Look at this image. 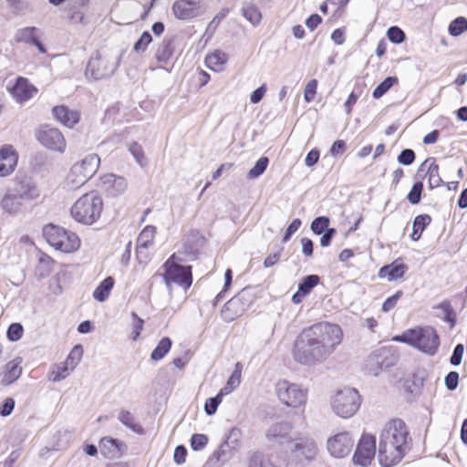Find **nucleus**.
Masks as SVG:
<instances>
[{"instance_id": "obj_54", "label": "nucleus", "mask_w": 467, "mask_h": 467, "mask_svg": "<svg viewBox=\"0 0 467 467\" xmlns=\"http://www.w3.org/2000/svg\"><path fill=\"white\" fill-rule=\"evenodd\" d=\"M23 327L19 323H13L7 329V337L11 341H17L23 336Z\"/></svg>"}, {"instance_id": "obj_19", "label": "nucleus", "mask_w": 467, "mask_h": 467, "mask_svg": "<svg viewBox=\"0 0 467 467\" xmlns=\"http://www.w3.org/2000/svg\"><path fill=\"white\" fill-rule=\"evenodd\" d=\"M0 206L5 213L10 215H18L26 210V202L10 189L3 196Z\"/></svg>"}, {"instance_id": "obj_31", "label": "nucleus", "mask_w": 467, "mask_h": 467, "mask_svg": "<svg viewBox=\"0 0 467 467\" xmlns=\"http://www.w3.org/2000/svg\"><path fill=\"white\" fill-rule=\"evenodd\" d=\"M174 51L173 38H164L156 50L155 57L159 62L167 63Z\"/></svg>"}, {"instance_id": "obj_56", "label": "nucleus", "mask_w": 467, "mask_h": 467, "mask_svg": "<svg viewBox=\"0 0 467 467\" xmlns=\"http://www.w3.org/2000/svg\"><path fill=\"white\" fill-rule=\"evenodd\" d=\"M415 161V152L410 149L403 150L398 156V161L405 166L410 165Z\"/></svg>"}, {"instance_id": "obj_25", "label": "nucleus", "mask_w": 467, "mask_h": 467, "mask_svg": "<svg viewBox=\"0 0 467 467\" xmlns=\"http://www.w3.org/2000/svg\"><path fill=\"white\" fill-rule=\"evenodd\" d=\"M407 270L408 266L400 259H398L389 265L382 266L379 271V276L380 278H387L389 281H395L401 278Z\"/></svg>"}, {"instance_id": "obj_38", "label": "nucleus", "mask_w": 467, "mask_h": 467, "mask_svg": "<svg viewBox=\"0 0 467 467\" xmlns=\"http://www.w3.org/2000/svg\"><path fill=\"white\" fill-rule=\"evenodd\" d=\"M172 342L170 337H162L158 343L157 347L152 350L150 358L154 361L162 359L170 351Z\"/></svg>"}, {"instance_id": "obj_59", "label": "nucleus", "mask_w": 467, "mask_h": 467, "mask_svg": "<svg viewBox=\"0 0 467 467\" xmlns=\"http://www.w3.org/2000/svg\"><path fill=\"white\" fill-rule=\"evenodd\" d=\"M402 295V291L399 290L393 296L388 297L382 305V311L389 312L393 309Z\"/></svg>"}, {"instance_id": "obj_7", "label": "nucleus", "mask_w": 467, "mask_h": 467, "mask_svg": "<svg viewBox=\"0 0 467 467\" xmlns=\"http://www.w3.org/2000/svg\"><path fill=\"white\" fill-rule=\"evenodd\" d=\"M99 163L100 159L95 153L88 154L76 162L66 179L68 188L75 190L84 185L97 172Z\"/></svg>"}, {"instance_id": "obj_30", "label": "nucleus", "mask_w": 467, "mask_h": 467, "mask_svg": "<svg viewBox=\"0 0 467 467\" xmlns=\"http://www.w3.org/2000/svg\"><path fill=\"white\" fill-rule=\"evenodd\" d=\"M228 60V55L223 51L216 50L208 55L205 58L206 66L214 71H221Z\"/></svg>"}, {"instance_id": "obj_2", "label": "nucleus", "mask_w": 467, "mask_h": 467, "mask_svg": "<svg viewBox=\"0 0 467 467\" xmlns=\"http://www.w3.org/2000/svg\"><path fill=\"white\" fill-rule=\"evenodd\" d=\"M410 433L400 419L388 421L382 428L379 441V461L383 467H391L404 457L410 444Z\"/></svg>"}, {"instance_id": "obj_47", "label": "nucleus", "mask_w": 467, "mask_h": 467, "mask_svg": "<svg viewBox=\"0 0 467 467\" xmlns=\"http://www.w3.org/2000/svg\"><path fill=\"white\" fill-rule=\"evenodd\" d=\"M329 218L326 216L317 217L311 223V230L316 234H322L328 229Z\"/></svg>"}, {"instance_id": "obj_43", "label": "nucleus", "mask_w": 467, "mask_h": 467, "mask_svg": "<svg viewBox=\"0 0 467 467\" xmlns=\"http://www.w3.org/2000/svg\"><path fill=\"white\" fill-rule=\"evenodd\" d=\"M319 280H320V278L317 275H310L306 276L298 285L300 294H303L306 296L311 292V290L316 285H317V284L319 283Z\"/></svg>"}, {"instance_id": "obj_27", "label": "nucleus", "mask_w": 467, "mask_h": 467, "mask_svg": "<svg viewBox=\"0 0 467 467\" xmlns=\"http://www.w3.org/2000/svg\"><path fill=\"white\" fill-rule=\"evenodd\" d=\"M121 445L118 440L104 437L99 441V451L104 456L113 459L119 457Z\"/></svg>"}, {"instance_id": "obj_20", "label": "nucleus", "mask_w": 467, "mask_h": 467, "mask_svg": "<svg viewBox=\"0 0 467 467\" xmlns=\"http://www.w3.org/2000/svg\"><path fill=\"white\" fill-rule=\"evenodd\" d=\"M22 360L16 358L0 368V385L9 386L16 382L22 374Z\"/></svg>"}, {"instance_id": "obj_11", "label": "nucleus", "mask_w": 467, "mask_h": 467, "mask_svg": "<svg viewBox=\"0 0 467 467\" xmlns=\"http://www.w3.org/2000/svg\"><path fill=\"white\" fill-rule=\"evenodd\" d=\"M119 59L100 55L91 57L87 66L86 73L94 79H102L110 77L117 69Z\"/></svg>"}, {"instance_id": "obj_12", "label": "nucleus", "mask_w": 467, "mask_h": 467, "mask_svg": "<svg viewBox=\"0 0 467 467\" xmlns=\"http://www.w3.org/2000/svg\"><path fill=\"white\" fill-rule=\"evenodd\" d=\"M289 442L291 444L290 452L298 461L310 462L315 459L317 453V445L309 436H297L289 440Z\"/></svg>"}, {"instance_id": "obj_22", "label": "nucleus", "mask_w": 467, "mask_h": 467, "mask_svg": "<svg viewBox=\"0 0 467 467\" xmlns=\"http://www.w3.org/2000/svg\"><path fill=\"white\" fill-rule=\"evenodd\" d=\"M293 430V424L287 420H281L272 424L266 431V438L269 441L283 442L289 441L292 438L290 433Z\"/></svg>"}, {"instance_id": "obj_41", "label": "nucleus", "mask_w": 467, "mask_h": 467, "mask_svg": "<svg viewBox=\"0 0 467 467\" xmlns=\"http://www.w3.org/2000/svg\"><path fill=\"white\" fill-rule=\"evenodd\" d=\"M248 467H276L274 465L270 459L263 454L262 452L255 451L254 452L248 462Z\"/></svg>"}, {"instance_id": "obj_17", "label": "nucleus", "mask_w": 467, "mask_h": 467, "mask_svg": "<svg viewBox=\"0 0 467 467\" xmlns=\"http://www.w3.org/2000/svg\"><path fill=\"white\" fill-rule=\"evenodd\" d=\"M200 2L196 0H177L172 5L174 16L182 20L191 19L200 15Z\"/></svg>"}, {"instance_id": "obj_53", "label": "nucleus", "mask_w": 467, "mask_h": 467, "mask_svg": "<svg viewBox=\"0 0 467 467\" xmlns=\"http://www.w3.org/2000/svg\"><path fill=\"white\" fill-rule=\"evenodd\" d=\"M208 443V437L205 434H193L191 438V447L193 451L202 450Z\"/></svg>"}, {"instance_id": "obj_6", "label": "nucleus", "mask_w": 467, "mask_h": 467, "mask_svg": "<svg viewBox=\"0 0 467 467\" xmlns=\"http://www.w3.org/2000/svg\"><path fill=\"white\" fill-rule=\"evenodd\" d=\"M279 401L287 408L304 409L307 402L308 389L286 379L279 380L275 387Z\"/></svg>"}, {"instance_id": "obj_42", "label": "nucleus", "mask_w": 467, "mask_h": 467, "mask_svg": "<svg viewBox=\"0 0 467 467\" xmlns=\"http://www.w3.org/2000/svg\"><path fill=\"white\" fill-rule=\"evenodd\" d=\"M70 364H67L66 361L65 363L59 364L53 368L51 371V379L55 382L60 381L64 379H66L70 371H72Z\"/></svg>"}, {"instance_id": "obj_52", "label": "nucleus", "mask_w": 467, "mask_h": 467, "mask_svg": "<svg viewBox=\"0 0 467 467\" xmlns=\"http://www.w3.org/2000/svg\"><path fill=\"white\" fill-rule=\"evenodd\" d=\"M82 347L78 345L73 348L71 352L67 358V364H70L71 369H74L81 359L82 357Z\"/></svg>"}, {"instance_id": "obj_9", "label": "nucleus", "mask_w": 467, "mask_h": 467, "mask_svg": "<svg viewBox=\"0 0 467 467\" xmlns=\"http://www.w3.org/2000/svg\"><path fill=\"white\" fill-rule=\"evenodd\" d=\"M182 259L173 254L163 265L164 273L162 275L165 284L168 287L171 284H176L189 288L192 283V267L182 265Z\"/></svg>"}, {"instance_id": "obj_40", "label": "nucleus", "mask_w": 467, "mask_h": 467, "mask_svg": "<svg viewBox=\"0 0 467 467\" xmlns=\"http://www.w3.org/2000/svg\"><path fill=\"white\" fill-rule=\"evenodd\" d=\"M243 16L254 26L257 25L262 18L259 10L251 4H246L242 7Z\"/></svg>"}, {"instance_id": "obj_39", "label": "nucleus", "mask_w": 467, "mask_h": 467, "mask_svg": "<svg viewBox=\"0 0 467 467\" xmlns=\"http://www.w3.org/2000/svg\"><path fill=\"white\" fill-rule=\"evenodd\" d=\"M396 83H398V78L397 77H388V78H386L380 84H379L375 88V89L372 92V97L374 99L381 98Z\"/></svg>"}, {"instance_id": "obj_33", "label": "nucleus", "mask_w": 467, "mask_h": 467, "mask_svg": "<svg viewBox=\"0 0 467 467\" xmlns=\"http://www.w3.org/2000/svg\"><path fill=\"white\" fill-rule=\"evenodd\" d=\"M119 420L135 433L142 434L143 428L136 421L135 416L129 410H121L118 415Z\"/></svg>"}, {"instance_id": "obj_58", "label": "nucleus", "mask_w": 467, "mask_h": 467, "mask_svg": "<svg viewBox=\"0 0 467 467\" xmlns=\"http://www.w3.org/2000/svg\"><path fill=\"white\" fill-rule=\"evenodd\" d=\"M317 80L311 79L306 86L304 91V98L306 101L310 102L314 99L317 93Z\"/></svg>"}, {"instance_id": "obj_49", "label": "nucleus", "mask_w": 467, "mask_h": 467, "mask_svg": "<svg viewBox=\"0 0 467 467\" xmlns=\"http://www.w3.org/2000/svg\"><path fill=\"white\" fill-rule=\"evenodd\" d=\"M152 41L151 35L145 31L141 34L139 40L134 44L133 49L137 53L144 52L148 47V45Z\"/></svg>"}, {"instance_id": "obj_21", "label": "nucleus", "mask_w": 467, "mask_h": 467, "mask_svg": "<svg viewBox=\"0 0 467 467\" xmlns=\"http://www.w3.org/2000/svg\"><path fill=\"white\" fill-rule=\"evenodd\" d=\"M18 156L10 145L0 149V177L11 174L17 164Z\"/></svg>"}, {"instance_id": "obj_64", "label": "nucleus", "mask_w": 467, "mask_h": 467, "mask_svg": "<svg viewBox=\"0 0 467 467\" xmlns=\"http://www.w3.org/2000/svg\"><path fill=\"white\" fill-rule=\"evenodd\" d=\"M187 451L184 446L179 445L175 448L173 459L178 464H182L185 462Z\"/></svg>"}, {"instance_id": "obj_13", "label": "nucleus", "mask_w": 467, "mask_h": 467, "mask_svg": "<svg viewBox=\"0 0 467 467\" xmlns=\"http://www.w3.org/2000/svg\"><path fill=\"white\" fill-rule=\"evenodd\" d=\"M37 140L47 149L63 153L66 150V140L61 131L49 126L42 127L36 135Z\"/></svg>"}, {"instance_id": "obj_51", "label": "nucleus", "mask_w": 467, "mask_h": 467, "mask_svg": "<svg viewBox=\"0 0 467 467\" xmlns=\"http://www.w3.org/2000/svg\"><path fill=\"white\" fill-rule=\"evenodd\" d=\"M423 184L421 182L414 183L410 192L408 194V200L411 204H417L420 202Z\"/></svg>"}, {"instance_id": "obj_14", "label": "nucleus", "mask_w": 467, "mask_h": 467, "mask_svg": "<svg viewBox=\"0 0 467 467\" xmlns=\"http://www.w3.org/2000/svg\"><path fill=\"white\" fill-rule=\"evenodd\" d=\"M376 452V439L369 434L360 438L353 455V462L357 465L366 467L370 464Z\"/></svg>"}, {"instance_id": "obj_1", "label": "nucleus", "mask_w": 467, "mask_h": 467, "mask_svg": "<svg viewBox=\"0 0 467 467\" xmlns=\"http://www.w3.org/2000/svg\"><path fill=\"white\" fill-rule=\"evenodd\" d=\"M343 331L337 324L320 322L305 328L294 347L295 359L304 365L325 360L340 345Z\"/></svg>"}, {"instance_id": "obj_61", "label": "nucleus", "mask_w": 467, "mask_h": 467, "mask_svg": "<svg viewBox=\"0 0 467 467\" xmlns=\"http://www.w3.org/2000/svg\"><path fill=\"white\" fill-rule=\"evenodd\" d=\"M301 223H302L300 219L296 218L293 220V222L288 225L285 233V235L283 237L284 243L287 242L291 238V236L299 229Z\"/></svg>"}, {"instance_id": "obj_4", "label": "nucleus", "mask_w": 467, "mask_h": 467, "mask_svg": "<svg viewBox=\"0 0 467 467\" xmlns=\"http://www.w3.org/2000/svg\"><path fill=\"white\" fill-rule=\"evenodd\" d=\"M103 202L97 192H90L78 198L71 207V215L78 223L91 225L101 215Z\"/></svg>"}, {"instance_id": "obj_55", "label": "nucleus", "mask_w": 467, "mask_h": 467, "mask_svg": "<svg viewBox=\"0 0 467 467\" xmlns=\"http://www.w3.org/2000/svg\"><path fill=\"white\" fill-rule=\"evenodd\" d=\"M438 308L442 311L444 319L450 322L451 327H453L455 323V314L451 304L449 302H442L439 305Z\"/></svg>"}, {"instance_id": "obj_23", "label": "nucleus", "mask_w": 467, "mask_h": 467, "mask_svg": "<svg viewBox=\"0 0 467 467\" xmlns=\"http://www.w3.org/2000/svg\"><path fill=\"white\" fill-rule=\"evenodd\" d=\"M52 114L58 122L68 128H73L80 119L79 111L70 109L65 105L54 107Z\"/></svg>"}, {"instance_id": "obj_46", "label": "nucleus", "mask_w": 467, "mask_h": 467, "mask_svg": "<svg viewBox=\"0 0 467 467\" xmlns=\"http://www.w3.org/2000/svg\"><path fill=\"white\" fill-rule=\"evenodd\" d=\"M129 150L140 167L147 165V159L144 156L143 149L139 143L132 142L129 147Z\"/></svg>"}, {"instance_id": "obj_34", "label": "nucleus", "mask_w": 467, "mask_h": 467, "mask_svg": "<svg viewBox=\"0 0 467 467\" xmlns=\"http://www.w3.org/2000/svg\"><path fill=\"white\" fill-rule=\"evenodd\" d=\"M114 283L113 277L109 276L105 278L94 290L93 297L99 302H104L109 297Z\"/></svg>"}, {"instance_id": "obj_60", "label": "nucleus", "mask_w": 467, "mask_h": 467, "mask_svg": "<svg viewBox=\"0 0 467 467\" xmlns=\"http://www.w3.org/2000/svg\"><path fill=\"white\" fill-rule=\"evenodd\" d=\"M464 351V346L462 344H458L453 349L452 355L450 358V362L453 366H459L462 362V356Z\"/></svg>"}, {"instance_id": "obj_62", "label": "nucleus", "mask_w": 467, "mask_h": 467, "mask_svg": "<svg viewBox=\"0 0 467 467\" xmlns=\"http://www.w3.org/2000/svg\"><path fill=\"white\" fill-rule=\"evenodd\" d=\"M459 382V374L456 371H451L445 377V385L450 390H453L457 388Z\"/></svg>"}, {"instance_id": "obj_8", "label": "nucleus", "mask_w": 467, "mask_h": 467, "mask_svg": "<svg viewBox=\"0 0 467 467\" xmlns=\"http://www.w3.org/2000/svg\"><path fill=\"white\" fill-rule=\"evenodd\" d=\"M43 236L52 247L63 253L75 252L80 246V240L75 233L55 224L46 225Z\"/></svg>"}, {"instance_id": "obj_44", "label": "nucleus", "mask_w": 467, "mask_h": 467, "mask_svg": "<svg viewBox=\"0 0 467 467\" xmlns=\"http://www.w3.org/2000/svg\"><path fill=\"white\" fill-rule=\"evenodd\" d=\"M467 30V19L463 16L457 17L449 26V33L457 36Z\"/></svg>"}, {"instance_id": "obj_36", "label": "nucleus", "mask_w": 467, "mask_h": 467, "mask_svg": "<svg viewBox=\"0 0 467 467\" xmlns=\"http://www.w3.org/2000/svg\"><path fill=\"white\" fill-rule=\"evenodd\" d=\"M431 217L429 214H420L415 217L413 221V231L411 239L417 241L420 238L424 229L431 223Z\"/></svg>"}, {"instance_id": "obj_29", "label": "nucleus", "mask_w": 467, "mask_h": 467, "mask_svg": "<svg viewBox=\"0 0 467 467\" xmlns=\"http://www.w3.org/2000/svg\"><path fill=\"white\" fill-rule=\"evenodd\" d=\"M155 234L156 227L152 225H147L140 232L137 238V254H140L141 249H147L152 245Z\"/></svg>"}, {"instance_id": "obj_50", "label": "nucleus", "mask_w": 467, "mask_h": 467, "mask_svg": "<svg viewBox=\"0 0 467 467\" xmlns=\"http://www.w3.org/2000/svg\"><path fill=\"white\" fill-rule=\"evenodd\" d=\"M387 36L395 44H400L406 38L405 33L398 26H390L388 29Z\"/></svg>"}, {"instance_id": "obj_28", "label": "nucleus", "mask_w": 467, "mask_h": 467, "mask_svg": "<svg viewBox=\"0 0 467 467\" xmlns=\"http://www.w3.org/2000/svg\"><path fill=\"white\" fill-rule=\"evenodd\" d=\"M235 433L236 431L232 430L227 439L219 446L217 451L213 452V457L215 458L217 462L224 463L233 457L234 448L230 446V440Z\"/></svg>"}, {"instance_id": "obj_5", "label": "nucleus", "mask_w": 467, "mask_h": 467, "mask_svg": "<svg viewBox=\"0 0 467 467\" xmlns=\"http://www.w3.org/2000/svg\"><path fill=\"white\" fill-rule=\"evenodd\" d=\"M362 402L358 391L354 388H344L332 396L330 404L333 412L340 418L348 419L354 416Z\"/></svg>"}, {"instance_id": "obj_57", "label": "nucleus", "mask_w": 467, "mask_h": 467, "mask_svg": "<svg viewBox=\"0 0 467 467\" xmlns=\"http://www.w3.org/2000/svg\"><path fill=\"white\" fill-rule=\"evenodd\" d=\"M227 9L221 10L207 26L206 33L213 34L219 26V24L221 23V21L227 16Z\"/></svg>"}, {"instance_id": "obj_18", "label": "nucleus", "mask_w": 467, "mask_h": 467, "mask_svg": "<svg viewBox=\"0 0 467 467\" xmlns=\"http://www.w3.org/2000/svg\"><path fill=\"white\" fill-rule=\"evenodd\" d=\"M16 193L25 202L36 200L40 196V191L31 179L18 181L14 187L9 188Z\"/></svg>"}, {"instance_id": "obj_26", "label": "nucleus", "mask_w": 467, "mask_h": 467, "mask_svg": "<svg viewBox=\"0 0 467 467\" xmlns=\"http://www.w3.org/2000/svg\"><path fill=\"white\" fill-rule=\"evenodd\" d=\"M427 166V172L430 188H437L441 185L442 180L439 174V165L435 162L434 158H428L420 166L419 171Z\"/></svg>"}, {"instance_id": "obj_32", "label": "nucleus", "mask_w": 467, "mask_h": 467, "mask_svg": "<svg viewBox=\"0 0 467 467\" xmlns=\"http://www.w3.org/2000/svg\"><path fill=\"white\" fill-rule=\"evenodd\" d=\"M54 263V260L49 255L42 254L36 267V275L38 278L47 277L53 271Z\"/></svg>"}, {"instance_id": "obj_63", "label": "nucleus", "mask_w": 467, "mask_h": 467, "mask_svg": "<svg viewBox=\"0 0 467 467\" xmlns=\"http://www.w3.org/2000/svg\"><path fill=\"white\" fill-rule=\"evenodd\" d=\"M15 408V400L12 398H6L0 407V415L3 417L9 416Z\"/></svg>"}, {"instance_id": "obj_48", "label": "nucleus", "mask_w": 467, "mask_h": 467, "mask_svg": "<svg viewBox=\"0 0 467 467\" xmlns=\"http://www.w3.org/2000/svg\"><path fill=\"white\" fill-rule=\"evenodd\" d=\"M223 398V397L222 396V393H218L215 397L206 400L204 404L205 413L209 416L213 415L216 412L218 406L222 402Z\"/></svg>"}, {"instance_id": "obj_15", "label": "nucleus", "mask_w": 467, "mask_h": 467, "mask_svg": "<svg viewBox=\"0 0 467 467\" xmlns=\"http://www.w3.org/2000/svg\"><path fill=\"white\" fill-rule=\"evenodd\" d=\"M251 301L246 298L245 290H242L223 306L221 315L224 321L231 322L242 316L249 307Z\"/></svg>"}, {"instance_id": "obj_37", "label": "nucleus", "mask_w": 467, "mask_h": 467, "mask_svg": "<svg viewBox=\"0 0 467 467\" xmlns=\"http://www.w3.org/2000/svg\"><path fill=\"white\" fill-rule=\"evenodd\" d=\"M39 29L35 26L25 27L17 30L15 38L17 42H24L32 45L39 36Z\"/></svg>"}, {"instance_id": "obj_10", "label": "nucleus", "mask_w": 467, "mask_h": 467, "mask_svg": "<svg viewBox=\"0 0 467 467\" xmlns=\"http://www.w3.org/2000/svg\"><path fill=\"white\" fill-rule=\"evenodd\" d=\"M355 444L352 434L348 431H341L327 441V450L328 453L336 458L342 459L349 455Z\"/></svg>"}, {"instance_id": "obj_35", "label": "nucleus", "mask_w": 467, "mask_h": 467, "mask_svg": "<svg viewBox=\"0 0 467 467\" xmlns=\"http://www.w3.org/2000/svg\"><path fill=\"white\" fill-rule=\"evenodd\" d=\"M242 367L240 363H236L235 369L227 380L225 386L219 391L222 396H225L234 391L241 383Z\"/></svg>"}, {"instance_id": "obj_24", "label": "nucleus", "mask_w": 467, "mask_h": 467, "mask_svg": "<svg viewBox=\"0 0 467 467\" xmlns=\"http://www.w3.org/2000/svg\"><path fill=\"white\" fill-rule=\"evenodd\" d=\"M101 186L109 195L116 196L126 191L128 183L125 178L110 173L101 178Z\"/></svg>"}, {"instance_id": "obj_16", "label": "nucleus", "mask_w": 467, "mask_h": 467, "mask_svg": "<svg viewBox=\"0 0 467 467\" xmlns=\"http://www.w3.org/2000/svg\"><path fill=\"white\" fill-rule=\"evenodd\" d=\"M9 92L16 102L23 103L32 99L37 89L27 78L19 77L16 78V84L9 88Z\"/></svg>"}, {"instance_id": "obj_45", "label": "nucleus", "mask_w": 467, "mask_h": 467, "mask_svg": "<svg viewBox=\"0 0 467 467\" xmlns=\"http://www.w3.org/2000/svg\"><path fill=\"white\" fill-rule=\"evenodd\" d=\"M269 163L268 158L261 157L254 164V166L249 171L248 178L255 179L261 176L267 168Z\"/></svg>"}, {"instance_id": "obj_3", "label": "nucleus", "mask_w": 467, "mask_h": 467, "mask_svg": "<svg viewBox=\"0 0 467 467\" xmlns=\"http://www.w3.org/2000/svg\"><path fill=\"white\" fill-rule=\"evenodd\" d=\"M393 340L408 344L429 356H434L440 346V337L430 326L407 329L401 335L394 337Z\"/></svg>"}]
</instances>
